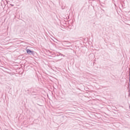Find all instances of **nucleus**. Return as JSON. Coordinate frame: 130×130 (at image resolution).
I'll list each match as a JSON object with an SVG mask.
<instances>
[{"instance_id": "nucleus-1", "label": "nucleus", "mask_w": 130, "mask_h": 130, "mask_svg": "<svg viewBox=\"0 0 130 130\" xmlns=\"http://www.w3.org/2000/svg\"><path fill=\"white\" fill-rule=\"evenodd\" d=\"M26 53H27V54H29V55H35V53H36V52H35V51H32L28 49L26 50Z\"/></svg>"}, {"instance_id": "nucleus-2", "label": "nucleus", "mask_w": 130, "mask_h": 130, "mask_svg": "<svg viewBox=\"0 0 130 130\" xmlns=\"http://www.w3.org/2000/svg\"><path fill=\"white\" fill-rule=\"evenodd\" d=\"M64 42H66V44H70L71 43L69 41H65Z\"/></svg>"}, {"instance_id": "nucleus-3", "label": "nucleus", "mask_w": 130, "mask_h": 130, "mask_svg": "<svg viewBox=\"0 0 130 130\" xmlns=\"http://www.w3.org/2000/svg\"><path fill=\"white\" fill-rule=\"evenodd\" d=\"M101 10L103 12V13H105V10H104L103 9H101Z\"/></svg>"}, {"instance_id": "nucleus-4", "label": "nucleus", "mask_w": 130, "mask_h": 130, "mask_svg": "<svg viewBox=\"0 0 130 130\" xmlns=\"http://www.w3.org/2000/svg\"><path fill=\"white\" fill-rule=\"evenodd\" d=\"M60 55H61V56L64 57V55L63 54H60Z\"/></svg>"}, {"instance_id": "nucleus-5", "label": "nucleus", "mask_w": 130, "mask_h": 130, "mask_svg": "<svg viewBox=\"0 0 130 130\" xmlns=\"http://www.w3.org/2000/svg\"><path fill=\"white\" fill-rule=\"evenodd\" d=\"M10 5L11 6V7H14V5L13 4H10Z\"/></svg>"}, {"instance_id": "nucleus-6", "label": "nucleus", "mask_w": 130, "mask_h": 130, "mask_svg": "<svg viewBox=\"0 0 130 130\" xmlns=\"http://www.w3.org/2000/svg\"><path fill=\"white\" fill-rule=\"evenodd\" d=\"M67 47H69V46H66Z\"/></svg>"}]
</instances>
